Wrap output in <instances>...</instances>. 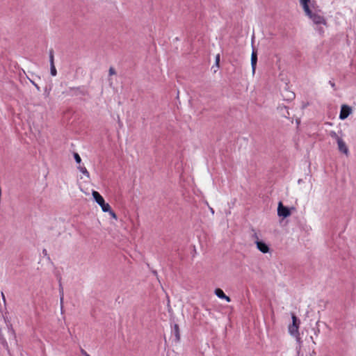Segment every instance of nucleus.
<instances>
[{
	"label": "nucleus",
	"instance_id": "23",
	"mask_svg": "<svg viewBox=\"0 0 356 356\" xmlns=\"http://www.w3.org/2000/svg\"><path fill=\"white\" fill-rule=\"evenodd\" d=\"M319 31H320L321 33H323L324 32V31H323V30L322 29H319Z\"/></svg>",
	"mask_w": 356,
	"mask_h": 356
},
{
	"label": "nucleus",
	"instance_id": "7",
	"mask_svg": "<svg viewBox=\"0 0 356 356\" xmlns=\"http://www.w3.org/2000/svg\"><path fill=\"white\" fill-rule=\"evenodd\" d=\"M257 248L262 253H267L269 252V247L265 243L262 241H255Z\"/></svg>",
	"mask_w": 356,
	"mask_h": 356
},
{
	"label": "nucleus",
	"instance_id": "11",
	"mask_svg": "<svg viewBox=\"0 0 356 356\" xmlns=\"http://www.w3.org/2000/svg\"><path fill=\"white\" fill-rule=\"evenodd\" d=\"M79 169V170L84 175H86L87 177H90V173L87 170V169L85 168V167H83V166H79L78 168Z\"/></svg>",
	"mask_w": 356,
	"mask_h": 356
},
{
	"label": "nucleus",
	"instance_id": "18",
	"mask_svg": "<svg viewBox=\"0 0 356 356\" xmlns=\"http://www.w3.org/2000/svg\"><path fill=\"white\" fill-rule=\"evenodd\" d=\"M115 74V70H114V68L110 67V69H109V74L110 75H113Z\"/></svg>",
	"mask_w": 356,
	"mask_h": 356
},
{
	"label": "nucleus",
	"instance_id": "2",
	"mask_svg": "<svg viewBox=\"0 0 356 356\" xmlns=\"http://www.w3.org/2000/svg\"><path fill=\"white\" fill-rule=\"evenodd\" d=\"M92 197L96 202L101 207L104 212H110L113 218H116L115 213L111 210V206L106 203L103 197L97 192L92 191Z\"/></svg>",
	"mask_w": 356,
	"mask_h": 356
},
{
	"label": "nucleus",
	"instance_id": "13",
	"mask_svg": "<svg viewBox=\"0 0 356 356\" xmlns=\"http://www.w3.org/2000/svg\"><path fill=\"white\" fill-rule=\"evenodd\" d=\"M330 136L332 138L335 139V140H337V143L338 142V139H341V138H340V137L337 135V134L335 131H330Z\"/></svg>",
	"mask_w": 356,
	"mask_h": 356
},
{
	"label": "nucleus",
	"instance_id": "12",
	"mask_svg": "<svg viewBox=\"0 0 356 356\" xmlns=\"http://www.w3.org/2000/svg\"><path fill=\"white\" fill-rule=\"evenodd\" d=\"M174 331H175V337L177 338V340H179V325L177 324H175V326H174Z\"/></svg>",
	"mask_w": 356,
	"mask_h": 356
},
{
	"label": "nucleus",
	"instance_id": "20",
	"mask_svg": "<svg viewBox=\"0 0 356 356\" xmlns=\"http://www.w3.org/2000/svg\"><path fill=\"white\" fill-rule=\"evenodd\" d=\"M219 62H220V55H219V54H218V55L216 56V65H218Z\"/></svg>",
	"mask_w": 356,
	"mask_h": 356
},
{
	"label": "nucleus",
	"instance_id": "17",
	"mask_svg": "<svg viewBox=\"0 0 356 356\" xmlns=\"http://www.w3.org/2000/svg\"><path fill=\"white\" fill-rule=\"evenodd\" d=\"M252 238L254 240V242H255V241H259V236H258V234H257L256 232H254V233L253 234V235H252Z\"/></svg>",
	"mask_w": 356,
	"mask_h": 356
},
{
	"label": "nucleus",
	"instance_id": "4",
	"mask_svg": "<svg viewBox=\"0 0 356 356\" xmlns=\"http://www.w3.org/2000/svg\"><path fill=\"white\" fill-rule=\"evenodd\" d=\"M277 214L280 216L286 218L291 215V212L289 209L287 207H284L282 203L280 202L278 204Z\"/></svg>",
	"mask_w": 356,
	"mask_h": 356
},
{
	"label": "nucleus",
	"instance_id": "16",
	"mask_svg": "<svg viewBox=\"0 0 356 356\" xmlns=\"http://www.w3.org/2000/svg\"><path fill=\"white\" fill-rule=\"evenodd\" d=\"M74 159L76 163H80L81 161V159L78 153H74Z\"/></svg>",
	"mask_w": 356,
	"mask_h": 356
},
{
	"label": "nucleus",
	"instance_id": "22",
	"mask_svg": "<svg viewBox=\"0 0 356 356\" xmlns=\"http://www.w3.org/2000/svg\"><path fill=\"white\" fill-rule=\"evenodd\" d=\"M2 298H3V302H6V298H5V296L3 293H2Z\"/></svg>",
	"mask_w": 356,
	"mask_h": 356
},
{
	"label": "nucleus",
	"instance_id": "19",
	"mask_svg": "<svg viewBox=\"0 0 356 356\" xmlns=\"http://www.w3.org/2000/svg\"><path fill=\"white\" fill-rule=\"evenodd\" d=\"M81 353L84 356H90L85 350L81 349Z\"/></svg>",
	"mask_w": 356,
	"mask_h": 356
},
{
	"label": "nucleus",
	"instance_id": "10",
	"mask_svg": "<svg viewBox=\"0 0 356 356\" xmlns=\"http://www.w3.org/2000/svg\"><path fill=\"white\" fill-rule=\"evenodd\" d=\"M60 307H61V309H63V299H64V293H63V288L62 287L61 284H60Z\"/></svg>",
	"mask_w": 356,
	"mask_h": 356
},
{
	"label": "nucleus",
	"instance_id": "5",
	"mask_svg": "<svg viewBox=\"0 0 356 356\" xmlns=\"http://www.w3.org/2000/svg\"><path fill=\"white\" fill-rule=\"evenodd\" d=\"M351 113V108L350 106L347 105H343L341 108L340 114H339V118L341 120H345L348 117V115Z\"/></svg>",
	"mask_w": 356,
	"mask_h": 356
},
{
	"label": "nucleus",
	"instance_id": "1",
	"mask_svg": "<svg viewBox=\"0 0 356 356\" xmlns=\"http://www.w3.org/2000/svg\"><path fill=\"white\" fill-rule=\"evenodd\" d=\"M300 3L305 15L307 16L314 24L327 26L326 19L322 15L321 10H317L315 8V2L311 3V0H300Z\"/></svg>",
	"mask_w": 356,
	"mask_h": 356
},
{
	"label": "nucleus",
	"instance_id": "6",
	"mask_svg": "<svg viewBox=\"0 0 356 356\" xmlns=\"http://www.w3.org/2000/svg\"><path fill=\"white\" fill-rule=\"evenodd\" d=\"M337 145H338L339 150L341 152H342L346 155L348 154V148L346 146V143L343 140L342 138L338 139Z\"/></svg>",
	"mask_w": 356,
	"mask_h": 356
},
{
	"label": "nucleus",
	"instance_id": "15",
	"mask_svg": "<svg viewBox=\"0 0 356 356\" xmlns=\"http://www.w3.org/2000/svg\"><path fill=\"white\" fill-rule=\"evenodd\" d=\"M50 72H51V74L53 76H56L57 74V71H56V67L54 65H50Z\"/></svg>",
	"mask_w": 356,
	"mask_h": 356
},
{
	"label": "nucleus",
	"instance_id": "8",
	"mask_svg": "<svg viewBox=\"0 0 356 356\" xmlns=\"http://www.w3.org/2000/svg\"><path fill=\"white\" fill-rule=\"evenodd\" d=\"M257 62V51L253 50L252 52V54H251V65H252L253 74L255 73Z\"/></svg>",
	"mask_w": 356,
	"mask_h": 356
},
{
	"label": "nucleus",
	"instance_id": "21",
	"mask_svg": "<svg viewBox=\"0 0 356 356\" xmlns=\"http://www.w3.org/2000/svg\"><path fill=\"white\" fill-rule=\"evenodd\" d=\"M330 85H331V86H332V88H334V86H335L334 83H332V82L330 81Z\"/></svg>",
	"mask_w": 356,
	"mask_h": 356
},
{
	"label": "nucleus",
	"instance_id": "14",
	"mask_svg": "<svg viewBox=\"0 0 356 356\" xmlns=\"http://www.w3.org/2000/svg\"><path fill=\"white\" fill-rule=\"evenodd\" d=\"M49 61H50V65H54V51L53 50H50L49 51Z\"/></svg>",
	"mask_w": 356,
	"mask_h": 356
},
{
	"label": "nucleus",
	"instance_id": "9",
	"mask_svg": "<svg viewBox=\"0 0 356 356\" xmlns=\"http://www.w3.org/2000/svg\"><path fill=\"white\" fill-rule=\"evenodd\" d=\"M215 294L221 299L225 300L227 302H229L231 301V298L226 296L223 291L221 289H216L215 290Z\"/></svg>",
	"mask_w": 356,
	"mask_h": 356
},
{
	"label": "nucleus",
	"instance_id": "3",
	"mask_svg": "<svg viewBox=\"0 0 356 356\" xmlns=\"http://www.w3.org/2000/svg\"><path fill=\"white\" fill-rule=\"evenodd\" d=\"M292 318V324L289 325V332L290 334L294 337H298L299 335V324L300 322L295 315V314H291Z\"/></svg>",
	"mask_w": 356,
	"mask_h": 356
}]
</instances>
